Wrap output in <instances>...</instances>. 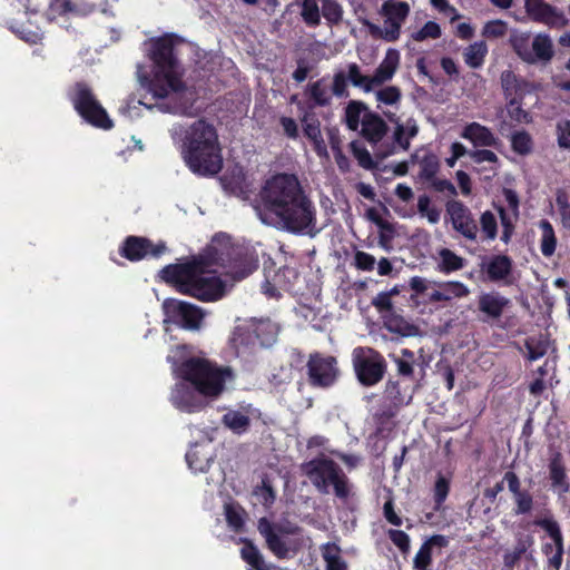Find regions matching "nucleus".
Returning <instances> with one entry per match:
<instances>
[{"label": "nucleus", "mask_w": 570, "mask_h": 570, "mask_svg": "<svg viewBox=\"0 0 570 570\" xmlns=\"http://www.w3.org/2000/svg\"><path fill=\"white\" fill-rule=\"evenodd\" d=\"M213 267L227 269L235 279H243L258 267L255 259L242 257V252L229 244L225 234H216L212 244L184 263L166 265L160 277L183 295L200 302H216L224 297L226 284L218 276H206Z\"/></svg>", "instance_id": "nucleus-1"}, {"label": "nucleus", "mask_w": 570, "mask_h": 570, "mask_svg": "<svg viewBox=\"0 0 570 570\" xmlns=\"http://www.w3.org/2000/svg\"><path fill=\"white\" fill-rule=\"evenodd\" d=\"M259 218L266 225L293 235L315 237L317 209L294 174L279 173L262 186Z\"/></svg>", "instance_id": "nucleus-2"}, {"label": "nucleus", "mask_w": 570, "mask_h": 570, "mask_svg": "<svg viewBox=\"0 0 570 570\" xmlns=\"http://www.w3.org/2000/svg\"><path fill=\"white\" fill-rule=\"evenodd\" d=\"M181 157L195 175L218 174L223 168V156L216 128L204 119L193 122L183 138Z\"/></svg>", "instance_id": "nucleus-3"}, {"label": "nucleus", "mask_w": 570, "mask_h": 570, "mask_svg": "<svg viewBox=\"0 0 570 570\" xmlns=\"http://www.w3.org/2000/svg\"><path fill=\"white\" fill-rule=\"evenodd\" d=\"M176 372L181 380L190 383L198 394L213 399L218 397L224 392L226 382L234 379L229 366H222L197 356L184 360Z\"/></svg>", "instance_id": "nucleus-4"}, {"label": "nucleus", "mask_w": 570, "mask_h": 570, "mask_svg": "<svg viewBox=\"0 0 570 570\" xmlns=\"http://www.w3.org/2000/svg\"><path fill=\"white\" fill-rule=\"evenodd\" d=\"M303 473L320 493L328 494L333 488L337 499L345 501L351 495L352 485L343 469L331 458L318 456L302 464Z\"/></svg>", "instance_id": "nucleus-5"}, {"label": "nucleus", "mask_w": 570, "mask_h": 570, "mask_svg": "<svg viewBox=\"0 0 570 570\" xmlns=\"http://www.w3.org/2000/svg\"><path fill=\"white\" fill-rule=\"evenodd\" d=\"M396 365V374L399 379L390 376L385 383V396L394 406L407 404L417 387L419 380L415 377V355L409 348H402L399 356H392Z\"/></svg>", "instance_id": "nucleus-6"}, {"label": "nucleus", "mask_w": 570, "mask_h": 570, "mask_svg": "<svg viewBox=\"0 0 570 570\" xmlns=\"http://www.w3.org/2000/svg\"><path fill=\"white\" fill-rule=\"evenodd\" d=\"M68 98L77 114L89 125L104 130L114 127L112 120L87 82L77 81L69 89Z\"/></svg>", "instance_id": "nucleus-7"}, {"label": "nucleus", "mask_w": 570, "mask_h": 570, "mask_svg": "<svg viewBox=\"0 0 570 570\" xmlns=\"http://www.w3.org/2000/svg\"><path fill=\"white\" fill-rule=\"evenodd\" d=\"M352 364L357 381L365 387L379 384L387 372L385 357L368 346H357L353 350Z\"/></svg>", "instance_id": "nucleus-8"}, {"label": "nucleus", "mask_w": 570, "mask_h": 570, "mask_svg": "<svg viewBox=\"0 0 570 570\" xmlns=\"http://www.w3.org/2000/svg\"><path fill=\"white\" fill-rule=\"evenodd\" d=\"M149 57L155 65L157 76L163 75L174 91H181L185 86L177 73L178 60L174 55L173 35L154 39Z\"/></svg>", "instance_id": "nucleus-9"}, {"label": "nucleus", "mask_w": 570, "mask_h": 570, "mask_svg": "<svg viewBox=\"0 0 570 570\" xmlns=\"http://www.w3.org/2000/svg\"><path fill=\"white\" fill-rule=\"evenodd\" d=\"M305 368L307 383L313 389L328 390L337 383L341 376L337 358L320 352L308 355Z\"/></svg>", "instance_id": "nucleus-10"}, {"label": "nucleus", "mask_w": 570, "mask_h": 570, "mask_svg": "<svg viewBox=\"0 0 570 570\" xmlns=\"http://www.w3.org/2000/svg\"><path fill=\"white\" fill-rule=\"evenodd\" d=\"M163 311L166 322L187 331H198L205 318L202 307L177 298H166Z\"/></svg>", "instance_id": "nucleus-11"}, {"label": "nucleus", "mask_w": 570, "mask_h": 570, "mask_svg": "<svg viewBox=\"0 0 570 570\" xmlns=\"http://www.w3.org/2000/svg\"><path fill=\"white\" fill-rule=\"evenodd\" d=\"M534 525L543 529L551 542L542 544V553L547 558L548 566L553 570H560L563 561V535L559 523L552 518L535 519Z\"/></svg>", "instance_id": "nucleus-12"}, {"label": "nucleus", "mask_w": 570, "mask_h": 570, "mask_svg": "<svg viewBox=\"0 0 570 570\" xmlns=\"http://www.w3.org/2000/svg\"><path fill=\"white\" fill-rule=\"evenodd\" d=\"M165 250V244L155 245L150 239L141 236H127L119 247L120 256L130 262H138L147 256L158 258Z\"/></svg>", "instance_id": "nucleus-13"}, {"label": "nucleus", "mask_w": 570, "mask_h": 570, "mask_svg": "<svg viewBox=\"0 0 570 570\" xmlns=\"http://www.w3.org/2000/svg\"><path fill=\"white\" fill-rule=\"evenodd\" d=\"M445 210L455 232L469 240L476 239L478 225L468 206L461 200L451 199L446 202Z\"/></svg>", "instance_id": "nucleus-14"}, {"label": "nucleus", "mask_w": 570, "mask_h": 570, "mask_svg": "<svg viewBox=\"0 0 570 570\" xmlns=\"http://www.w3.org/2000/svg\"><path fill=\"white\" fill-rule=\"evenodd\" d=\"M257 529L261 535L265 539L268 550L278 559H285L289 554V547L286 541L285 534L289 532L285 527L269 521L263 517L258 520Z\"/></svg>", "instance_id": "nucleus-15"}, {"label": "nucleus", "mask_w": 570, "mask_h": 570, "mask_svg": "<svg viewBox=\"0 0 570 570\" xmlns=\"http://www.w3.org/2000/svg\"><path fill=\"white\" fill-rule=\"evenodd\" d=\"M517 55L525 62L550 61L553 57V45L549 36L537 35L532 47L529 48L527 39L517 40L513 45Z\"/></svg>", "instance_id": "nucleus-16"}, {"label": "nucleus", "mask_w": 570, "mask_h": 570, "mask_svg": "<svg viewBox=\"0 0 570 570\" xmlns=\"http://www.w3.org/2000/svg\"><path fill=\"white\" fill-rule=\"evenodd\" d=\"M524 7L529 18L534 22L551 28H562L568 22L564 13L548 2H524Z\"/></svg>", "instance_id": "nucleus-17"}, {"label": "nucleus", "mask_w": 570, "mask_h": 570, "mask_svg": "<svg viewBox=\"0 0 570 570\" xmlns=\"http://www.w3.org/2000/svg\"><path fill=\"white\" fill-rule=\"evenodd\" d=\"M482 271L487 274V279L491 283L502 282L505 285L512 283L511 275L513 271V261L505 254L493 255L487 263L482 264Z\"/></svg>", "instance_id": "nucleus-18"}, {"label": "nucleus", "mask_w": 570, "mask_h": 570, "mask_svg": "<svg viewBox=\"0 0 570 570\" xmlns=\"http://www.w3.org/2000/svg\"><path fill=\"white\" fill-rule=\"evenodd\" d=\"M384 115L390 121L395 122L396 126L393 132V146L389 151L383 154V157L394 154L396 151V147L404 151L409 150L411 146V139L414 138L419 132L416 121L414 119H409L404 125L399 122V118L395 114L385 112Z\"/></svg>", "instance_id": "nucleus-19"}, {"label": "nucleus", "mask_w": 570, "mask_h": 570, "mask_svg": "<svg viewBox=\"0 0 570 570\" xmlns=\"http://www.w3.org/2000/svg\"><path fill=\"white\" fill-rule=\"evenodd\" d=\"M509 305L510 299L498 292L482 293L478 298V309L484 314V321L499 320Z\"/></svg>", "instance_id": "nucleus-20"}, {"label": "nucleus", "mask_w": 570, "mask_h": 570, "mask_svg": "<svg viewBox=\"0 0 570 570\" xmlns=\"http://www.w3.org/2000/svg\"><path fill=\"white\" fill-rule=\"evenodd\" d=\"M173 405L181 411L195 413L204 407V402L197 396L195 389L185 384H176L170 394Z\"/></svg>", "instance_id": "nucleus-21"}, {"label": "nucleus", "mask_w": 570, "mask_h": 570, "mask_svg": "<svg viewBox=\"0 0 570 570\" xmlns=\"http://www.w3.org/2000/svg\"><path fill=\"white\" fill-rule=\"evenodd\" d=\"M304 136L313 144L314 151L318 156L327 155V147L324 141L321 121L312 111H306L301 118Z\"/></svg>", "instance_id": "nucleus-22"}, {"label": "nucleus", "mask_w": 570, "mask_h": 570, "mask_svg": "<svg viewBox=\"0 0 570 570\" xmlns=\"http://www.w3.org/2000/svg\"><path fill=\"white\" fill-rule=\"evenodd\" d=\"M549 480L551 489L563 495L570 491V483L563 462V456L560 452H556L548 463Z\"/></svg>", "instance_id": "nucleus-23"}, {"label": "nucleus", "mask_w": 570, "mask_h": 570, "mask_svg": "<svg viewBox=\"0 0 570 570\" xmlns=\"http://www.w3.org/2000/svg\"><path fill=\"white\" fill-rule=\"evenodd\" d=\"M389 127L383 118L373 112L367 111L362 118L361 135L372 145L380 142L387 134Z\"/></svg>", "instance_id": "nucleus-24"}, {"label": "nucleus", "mask_w": 570, "mask_h": 570, "mask_svg": "<svg viewBox=\"0 0 570 570\" xmlns=\"http://www.w3.org/2000/svg\"><path fill=\"white\" fill-rule=\"evenodd\" d=\"M411 161L420 165L419 178L423 181L434 179L440 171V159L436 154L429 149H419L411 155Z\"/></svg>", "instance_id": "nucleus-25"}, {"label": "nucleus", "mask_w": 570, "mask_h": 570, "mask_svg": "<svg viewBox=\"0 0 570 570\" xmlns=\"http://www.w3.org/2000/svg\"><path fill=\"white\" fill-rule=\"evenodd\" d=\"M461 137L470 140L475 147H497L499 144V138L488 127L475 121L463 128Z\"/></svg>", "instance_id": "nucleus-26"}, {"label": "nucleus", "mask_w": 570, "mask_h": 570, "mask_svg": "<svg viewBox=\"0 0 570 570\" xmlns=\"http://www.w3.org/2000/svg\"><path fill=\"white\" fill-rule=\"evenodd\" d=\"M240 558L247 564V570H279L276 566L265 561L259 549L249 539H240Z\"/></svg>", "instance_id": "nucleus-27"}, {"label": "nucleus", "mask_w": 570, "mask_h": 570, "mask_svg": "<svg viewBox=\"0 0 570 570\" xmlns=\"http://www.w3.org/2000/svg\"><path fill=\"white\" fill-rule=\"evenodd\" d=\"M400 63V53L396 49H389L385 53L384 59L375 69L372 80L374 87L381 86L386 81L391 80L396 72Z\"/></svg>", "instance_id": "nucleus-28"}, {"label": "nucleus", "mask_w": 570, "mask_h": 570, "mask_svg": "<svg viewBox=\"0 0 570 570\" xmlns=\"http://www.w3.org/2000/svg\"><path fill=\"white\" fill-rule=\"evenodd\" d=\"M448 543L449 541L443 534H433L428 540H425L414 557V569L429 568L432 563V548H444L448 546Z\"/></svg>", "instance_id": "nucleus-29"}, {"label": "nucleus", "mask_w": 570, "mask_h": 570, "mask_svg": "<svg viewBox=\"0 0 570 570\" xmlns=\"http://www.w3.org/2000/svg\"><path fill=\"white\" fill-rule=\"evenodd\" d=\"M488 45L484 40L475 41L463 50V59L466 66L479 69L483 66L488 55Z\"/></svg>", "instance_id": "nucleus-30"}, {"label": "nucleus", "mask_w": 570, "mask_h": 570, "mask_svg": "<svg viewBox=\"0 0 570 570\" xmlns=\"http://www.w3.org/2000/svg\"><path fill=\"white\" fill-rule=\"evenodd\" d=\"M253 336L261 346L268 347L276 342L277 328L271 321H259L253 325Z\"/></svg>", "instance_id": "nucleus-31"}, {"label": "nucleus", "mask_w": 570, "mask_h": 570, "mask_svg": "<svg viewBox=\"0 0 570 570\" xmlns=\"http://www.w3.org/2000/svg\"><path fill=\"white\" fill-rule=\"evenodd\" d=\"M539 228L541 230L540 250L544 257H551L558 243L554 228L548 219H541Z\"/></svg>", "instance_id": "nucleus-32"}, {"label": "nucleus", "mask_w": 570, "mask_h": 570, "mask_svg": "<svg viewBox=\"0 0 570 570\" xmlns=\"http://www.w3.org/2000/svg\"><path fill=\"white\" fill-rule=\"evenodd\" d=\"M396 415V411L392 406L380 409L373 415L375 423V434L377 436L385 438L390 434L394 428L393 419Z\"/></svg>", "instance_id": "nucleus-33"}, {"label": "nucleus", "mask_w": 570, "mask_h": 570, "mask_svg": "<svg viewBox=\"0 0 570 570\" xmlns=\"http://www.w3.org/2000/svg\"><path fill=\"white\" fill-rule=\"evenodd\" d=\"M384 326L391 333L400 334L402 336H414L417 333V327L402 316L392 313L384 316Z\"/></svg>", "instance_id": "nucleus-34"}, {"label": "nucleus", "mask_w": 570, "mask_h": 570, "mask_svg": "<svg viewBox=\"0 0 570 570\" xmlns=\"http://www.w3.org/2000/svg\"><path fill=\"white\" fill-rule=\"evenodd\" d=\"M308 96L316 107H327L332 102V92L326 83V78H321L308 85Z\"/></svg>", "instance_id": "nucleus-35"}, {"label": "nucleus", "mask_w": 570, "mask_h": 570, "mask_svg": "<svg viewBox=\"0 0 570 570\" xmlns=\"http://www.w3.org/2000/svg\"><path fill=\"white\" fill-rule=\"evenodd\" d=\"M222 422L226 428L236 434L245 433L250 425L249 416L237 410H230L225 413L223 415Z\"/></svg>", "instance_id": "nucleus-36"}, {"label": "nucleus", "mask_w": 570, "mask_h": 570, "mask_svg": "<svg viewBox=\"0 0 570 570\" xmlns=\"http://www.w3.org/2000/svg\"><path fill=\"white\" fill-rule=\"evenodd\" d=\"M439 255V271L443 274H451L453 272L462 269L465 266V258L456 255L453 250L449 248L441 249Z\"/></svg>", "instance_id": "nucleus-37"}, {"label": "nucleus", "mask_w": 570, "mask_h": 570, "mask_svg": "<svg viewBox=\"0 0 570 570\" xmlns=\"http://www.w3.org/2000/svg\"><path fill=\"white\" fill-rule=\"evenodd\" d=\"M367 106L361 100H350L345 107L344 121L348 129L355 131L360 127L361 116L367 112Z\"/></svg>", "instance_id": "nucleus-38"}, {"label": "nucleus", "mask_w": 570, "mask_h": 570, "mask_svg": "<svg viewBox=\"0 0 570 570\" xmlns=\"http://www.w3.org/2000/svg\"><path fill=\"white\" fill-rule=\"evenodd\" d=\"M326 570H347L346 561L341 557V549L335 543H326L322 549Z\"/></svg>", "instance_id": "nucleus-39"}, {"label": "nucleus", "mask_w": 570, "mask_h": 570, "mask_svg": "<svg viewBox=\"0 0 570 570\" xmlns=\"http://www.w3.org/2000/svg\"><path fill=\"white\" fill-rule=\"evenodd\" d=\"M436 286L441 288L444 302H451L455 298H464L470 295V288L459 281L440 282L436 283Z\"/></svg>", "instance_id": "nucleus-40"}, {"label": "nucleus", "mask_w": 570, "mask_h": 570, "mask_svg": "<svg viewBox=\"0 0 570 570\" xmlns=\"http://www.w3.org/2000/svg\"><path fill=\"white\" fill-rule=\"evenodd\" d=\"M371 219L381 229L379 235V244L381 247L387 249L391 247L392 239L394 237V227L391 223L380 217L373 209L368 212Z\"/></svg>", "instance_id": "nucleus-41"}, {"label": "nucleus", "mask_w": 570, "mask_h": 570, "mask_svg": "<svg viewBox=\"0 0 570 570\" xmlns=\"http://www.w3.org/2000/svg\"><path fill=\"white\" fill-rule=\"evenodd\" d=\"M347 80L354 86L370 92L374 88L372 76H365L361 72L357 63L352 62L347 66Z\"/></svg>", "instance_id": "nucleus-42"}, {"label": "nucleus", "mask_w": 570, "mask_h": 570, "mask_svg": "<svg viewBox=\"0 0 570 570\" xmlns=\"http://www.w3.org/2000/svg\"><path fill=\"white\" fill-rule=\"evenodd\" d=\"M511 148L518 155H529L533 148L532 137L525 130H519L513 132L511 136Z\"/></svg>", "instance_id": "nucleus-43"}, {"label": "nucleus", "mask_w": 570, "mask_h": 570, "mask_svg": "<svg viewBox=\"0 0 570 570\" xmlns=\"http://www.w3.org/2000/svg\"><path fill=\"white\" fill-rule=\"evenodd\" d=\"M410 12V7L407 2H383L382 13L386 18H392L397 23L402 24V22L406 19Z\"/></svg>", "instance_id": "nucleus-44"}, {"label": "nucleus", "mask_w": 570, "mask_h": 570, "mask_svg": "<svg viewBox=\"0 0 570 570\" xmlns=\"http://www.w3.org/2000/svg\"><path fill=\"white\" fill-rule=\"evenodd\" d=\"M350 150L362 168L367 170H372L375 168L376 164L372 159L370 151L365 148V146L362 142H360L358 140H353L350 144Z\"/></svg>", "instance_id": "nucleus-45"}, {"label": "nucleus", "mask_w": 570, "mask_h": 570, "mask_svg": "<svg viewBox=\"0 0 570 570\" xmlns=\"http://www.w3.org/2000/svg\"><path fill=\"white\" fill-rule=\"evenodd\" d=\"M450 492V479L439 473L433 488L434 510H440Z\"/></svg>", "instance_id": "nucleus-46"}, {"label": "nucleus", "mask_w": 570, "mask_h": 570, "mask_svg": "<svg viewBox=\"0 0 570 570\" xmlns=\"http://www.w3.org/2000/svg\"><path fill=\"white\" fill-rule=\"evenodd\" d=\"M371 30L373 35L377 32L384 40L392 42L396 41L400 37L401 24L392 18L385 17L383 29L373 26Z\"/></svg>", "instance_id": "nucleus-47"}, {"label": "nucleus", "mask_w": 570, "mask_h": 570, "mask_svg": "<svg viewBox=\"0 0 570 570\" xmlns=\"http://www.w3.org/2000/svg\"><path fill=\"white\" fill-rule=\"evenodd\" d=\"M556 204L560 214V223L570 235V202L568 200L566 191L558 190L556 195Z\"/></svg>", "instance_id": "nucleus-48"}, {"label": "nucleus", "mask_w": 570, "mask_h": 570, "mask_svg": "<svg viewBox=\"0 0 570 570\" xmlns=\"http://www.w3.org/2000/svg\"><path fill=\"white\" fill-rule=\"evenodd\" d=\"M76 2H50L45 16L48 21L76 12Z\"/></svg>", "instance_id": "nucleus-49"}, {"label": "nucleus", "mask_w": 570, "mask_h": 570, "mask_svg": "<svg viewBox=\"0 0 570 570\" xmlns=\"http://www.w3.org/2000/svg\"><path fill=\"white\" fill-rule=\"evenodd\" d=\"M481 230L485 235L487 239L493 240L498 235V223L494 214L490 210H485L480 217Z\"/></svg>", "instance_id": "nucleus-50"}, {"label": "nucleus", "mask_w": 570, "mask_h": 570, "mask_svg": "<svg viewBox=\"0 0 570 570\" xmlns=\"http://www.w3.org/2000/svg\"><path fill=\"white\" fill-rule=\"evenodd\" d=\"M376 100L384 105H396L401 101L402 92L396 86H387L376 91Z\"/></svg>", "instance_id": "nucleus-51"}, {"label": "nucleus", "mask_w": 570, "mask_h": 570, "mask_svg": "<svg viewBox=\"0 0 570 570\" xmlns=\"http://www.w3.org/2000/svg\"><path fill=\"white\" fill-rule=\"evenodd\" d=\"M253 494L257 498V500L265 507H271L276 498V493L273 487L268 483V481L263 480L261 485H257Z\"/></svg>", "instance_id": "nucleus-52"}, {"label": "nucleus", "mask_w": 570, "mask_h": 570, "mask_svg": "<svg viewBox=\"0 0 570 570\" xmlns=\"http://www.w3.org/2000/svg\"><path fill=\"white\" fill-rule=\"evenodd\" d=\"M515 508L514 513L527 514L530 513L533 508V498L532 494L528 490H522L513 495Z\"/></svg>", "instance_id": "nucleus-53"}, {"label": "nucleus", "mask_w": 570, "mask_h": 570, "mask_svg": "<svg viewBox=\"0 0 570 570\" xmlns=\"http://www.w3.org/2000/svg\"><path fill=\"white\" fill-rule=\"evenodd\" d=\"M347 77L344 71H337L333 76V83L331 87V92L333 96L337 98H347L350 92L347 90Z\"/></svg>", "instance_id": "nucleus-54"}, {"label": "nucleus", "mask_w": 570, "mask_h": 570, "mask_svg": "<svg viewBox=\"0 0 570 570\" xmlns=\"http://www.w3.org/2000/svg\"><path fill=\"white\" fill-rule=\"evenodd\" d=\"M302 4V17L306 24L315 27L320 23V9L317 2H296Z\"/></svg>", "instance_id": "nucleus-55"}, {"label": "nucleus", "mask_w": 570, "mask_h": 570, "mask_svg": "<svg viewBox=\"0 0 570 570\" xmlns=\"http://www.w3.org/2000/svg\"><path fill=\"white\" fill-rule=\"evenodd\" d=\"M441 37V28L434 21H428L420 30L412 35L415 41H424L425 39H438Z\"/></svg>", "instance_id": "nucleus-56"}, {"label": "nucleus", "mask_w": 570, "mask_h": 570, "mask_svg": "<svg viewBox=\"0 0 570 570\" xmlns=\"http://www.w3.org/2000/svg\"><path fill=\"white\" fill-rule=\"evenodd\" d=\"M508 31L507 23L502 20H492L484 24L482 36L490 39L501 38Z\"/></svg>", "instance_id": "nucleus-57"}, {"label": "nucleus", "mask_w": 570, "mask_h": 570, "mask_svg": "<svg viewBox=\"0 0 570 570\" xmlns=\"http://www.w3.org/2000/svg\"><path fill=\"white\" fill-rule=\"evenodd\" d=\"M396 291L381 292L373 299L372 305L382 314L393 312L392 295L396 294Z\"/></svg>", "instance_id": "nucleus-58"}, {"label": "nucleus", "mask_w": 570, "mask_h": 570, "mask_svg": "<svg viewBox=\"0 0 570 570\" xmlns=\"http://www.w3.org/2000/svg\"><path fill=\"white\" fill-rule=\"evenodd\" d=\"M389 539L393 542L395 547L400 549L402 553H407L410 551V537L406 532L396 529H390L387 531Z\"/></svg>", "instance_id": "nucleus-59"}, {"label": "nucleus", "mask_w": 570, "mask_h": 570, "mask_svg": "<svg viewBox=\"0 0 570 570\" xmlns=\"http://www.w3.org/2000/svg\"><path fill=\"white\" fill-rule=\"evenodd\" d=\"M558 146L570 149V120H561L556 126Z\"/></svg>", "instance_id": "nucleus-60"}, {"label": "nucleus", "mask_w": 570, "mask_h": 570, "mask_svg": "<svg viewBox=\"0 0 570 570\" xmlns=\"http://www.w3.org/2000/svg\"><path fill=\"white\" fill-rule=\"evenodd\" d=\"M375 264V257L366 252L357 250L354 255V265L360 271L371 272Z\"/></svg>", "instance_id": "nucleus-61"}, {"label": "nucleus", "mask_w": 570, "mask_h": 570, "mask_svg": "<svg viewBox=\"0 0 570 570\" xmlns=\"http://www.w3.org/2000/svg\"><path fill=\"white\" fill-rule=\"evenodd\" d=\"M150 90L154 97L159 99L166 98L169 91H174L163 75L157 76V73L155 75V80L150 83Z\"/></svg>", "instance_id": "nucleus-62"}, {"label": "nucleus", "mask_w": 570, "mask_h": 570, "mask_svg": "<svg viewBox=\"0 0 570 570\" xmlns=\"http://www.w3.org/2000/svg\"><path fill=\"white\" fill-rule=\"evenodd\" d=\"M225 517L228 525L235 531H239L244 527L242 512L232 504L225 507Z\"/></svg>", "instance_id": "nucleus-63"}, {"label": "nucleus", "mask_w": 570, "mask_h": 570, "mask_svg": "<svg viewBox=\"0 0 570 570\" xmlns=\"http://www.w3.org/2000/svg\"><path fill=\"white\" fill-rule=\"evenodd\" d=\"M324 18L331 23H337L342 19L343 10L338 2H322Z\"/></svg>", "instance_id": "nucleus-64"}]
</instances>
